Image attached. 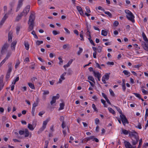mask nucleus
<instances>
[{"instance_id":"obj_1","label":"nucleus","mask_w":148,"mask_h":148,"mask_svg":"<svg viewBox=\"0 0 148 148\" xmlns=\"http://www.w3.org/2000/svg\"><path fill=\"white\" fill-rule=\"evenodd\" d=\"M129 136L131 137L133 145H136L139 139V137L138 133L135 131H133L129 133Z\"/></svg>"},{"instance_id":"obj_2","label":"nucleus","mask_w":148,"mask_h":148,"mask_svg":"<svg viewBox=\"0 0 148 148\" xmlns=\"http://www.w3.org/2000/svg\"><path fill=\"white\" fill-rule=\"evenodd\" d=\"M125 12L127 14L126 17L128 20L134 23L135 22L134 16L132 13L128 10H125Z\"/></svg>"},{"instance_id":"obj_3","label":"nucleus","mask_w":148,"mask_h":148,"mask_svg":"<svg viewBox=\"0 0 148 148\" xmlns=\"http://www.w3.org/2000/svg\"><path fill=\"white\" fill-rule=\"evenodd\" d=\"M49 121V120L48 119H47L43 121L42 127L39 129V130L37 132V133L38 134H40L45 130L46 127V125Z\"/></svg>"},{"instance_id":"obj_4","label":"nucleus","mask_w":148,"mask_h":148,"mask_svg":"<svg viewBox=\"0 0 148 148\" xmlns=\"http://www.w3.org/2000/svg\"><path fill=\"white\" fill-rule=\"evenodd\" d=\"M30 8V6L29 5L26 6L20 14L22 16H25L29 12Z\"/></svg>"},{"instance_id":"obj_5","label":"nucleus","mask_w":148,"mask_h":148,"mask_svg":"<svg viewBox=\"0 0 148 148\" xmlns=\"http://www.w3.org/2000/svg\"><path fill=\"white\" fill-rule=\"evenodd\" d=\"M120 116L123 125H125L126 124H128L129 123V122L125 115L123 114L122 115H120Z\"/></svg>"},{"instance_id":"obj_6","label":"nucleus","mask_w":148,"mask_h":148,"mask_svg":"<svg viewBox=\"0 0 148 148\" xmlns=\"http://www.w3.org/2000/svg\"><path fill=\"white\" fill-rule=\"evenodd\" d=\"M24 1V0H18L16 10V12L18 11L22 7L23 5V2Z\"/></svg>"},{"instance_id":"obj_7","label":"nucleus","mask_w":148,"mask_h":148,"mask_svg":"<svg viewBox=\"0 0 148 148\" xmlns=\"http://www.w3.org/2000/svg\"><path fill=\"white\" fill-rule=\"evenodd\" d=\"M110 74V73H106L103 76L102 78V81L104 84H106V80H107L109 79Z\"/></svg>"},{"instance_id":"obj_8","label":"nucleus","mask_w":148,"mask_h":148,"mask_svg":"<svg viewBox=\"0 0 148 148\" xmlns=\"http://www.w3.org/2000/svg\"><path fill=\"white\" fill-rule=\"evenodd\" d=\"M35 19V16L33 14H31L29 17V20L28 22V24L32 23L34 24V21Z\"/></svg>"},{"instance_id":"obj_9","label":"nucleus","mask_w":148,"mask_h":148,"mask_svg":"<svg viewBox=\"0 0 148 148\" xmlns=\"http://www.w3.org/2000/svg\"><path fill=\"white\" fill-rule=\"evenodd\" d=\"M9 45L6 43H5L2 48L1 53L2 54H4L7 51Z\"/></svg>"},{"instance_id":"obj_10","label":"nucleus","mask_w":148,"mask_h":148,"mask_svg":"<svg viewBox=\"0 0 148 148\" xmlns=\"http://www.w3.org/2000/svg\"><path fill=\"white\" fill-rule=\"evenodd\" d=\"M3 76L1 75L0 77V91L3 89L4 86V83L3 82Z\"/></svg>"},{"instance_id":"obj_11","label":"nucleus","mask_w":148,"mask_h":148,"mask_svg":"<svg viewBox=\"0 0 148 148\" xmlns=\"http://www.w3.org/2000/svg\"><path fill=\"white\" fill-rule=\"evenodd\" d=\"M59 98V95L57 94L56 96H53L52 97V100L50 102V103L51 105H52L53 103L56 102V99H58Z\"/></svg>"},{"instance_id":"obj_12","label":"nucleus","mask_w":148,"mask_h":148,"mask_svg":"<svg viewBox=\"0 0 148 148\" xmlns=\"http://www.w3.org/2000/svg\"><path fill=\"white\" fill-rule=\"evenodd\" d=\"M124 144L126 148H132V145L129 142L125 141L124 142Z\"/></svg>"},{"instance_id":"obj_13","label":"nucleus","mask_w":148,"mask_h":148,"mask_svg":"<svg viewBox=\"0 0 148 148\" xmlns=\"http://www.w3.org/2000/svg\"><path fill=\"white\" fill-rule=\"evenodd\" d=\"M8 14V13H7L5 14L4 16L3 17V18L2 19V20L1 21L0 23V25L2 26L3 25V23H4L5 20L8 17V16L6 15L7 14Z\"/></svg>"},{"instance_id":"obj_14","label":"nucleus","mask_w":148,"mask_h":148,"mask_svg":"<svg viewBox=\"0 0 148 148\" xmlns=\"http://www.w3.org/2000/svg\"><path fill=\"white\" fill-rule=\"evenodd\" d=\"M15 1H12L10 3V5L11 7V9L10 10L8 11V14H10L11 13L12 10V8L14 7L15 5Z\"/></svg>"},{"instance_id":"obj_15","label":"nucleus","mask_w":148,"mask_h":148,"mask_svg":"<svg viewBox=\"0 0 148 148\" xmlns=\"http://www.w3.org/2000/svg\"><path fill=\"white\" fill-rule=\"evenodd\" d=\"M75 60V58L70 60L66 64L64 65V68H65L66 67H69L70 66V65L72 63L73 61Z\"/></svg>"},{"instance_id":"obj_16","label":"nucleus","mask_w":148,"mask_h":148,"mask_svg":"<svg viewBox=\"0 0 148 148\" xmlns=\"http://www.w3.org/2000/svg\"><path fill=\"white\" fill-rule=\"evenodd\" d=\"M16 43L17 41L16 40H15L12 42L11 45V48L12 49L15 50Z\"/></svg>"},{"instance_id":"obj_17","label":"nucleus","mask_w":148,"mask_h":148,"mask_svg":"<svg viewBox=\"0 0 148 148\" xmlns=\"http://www.w3.org/2000/svg\"><path fill=\"white\" fill-rule=\"evenodd\" d=\"M77 9L81 15H84V12L82 8L79 6H77L76 7Z\"/></svg>"},{"instance_id":"obj_18","label":"nucleus","mask_w":148,"mask_h":148,"mask_svg":"<svg viewBox=\"0 0 148 148\" xmlns=\"http://www.w3.org/2000/svg\"><path fill=\"white\" fill-rule=\"evenodd\" d=\"M12 63H10L8 64V70L7 72L8 73H11V72L12 71Z\"/></svg>"},{"instance_id":"obj_19","label":"nucleus","mask_w":148,"mask_h":148,"mask_svg":"<svg viewBox=\"0 0 148 148\" xmlns=\"http://www.w3.org/2000/svg\"><path fill=\"white\" fill-rule=\"evenodd\" d=\"M29 26L27 29V31L28 32H29L33 29L34 27V24L32 23H29Z\"/></svg>"},{"instance_id":"obj_20","label":"nucleus","mask_w":148,"mask_h":148,"mask_svg":"<svg viewBox=\"0 0 148 148\" xmlns=\"http://www.w3.org/2000/svg\"><path fill=\"white\" fill-rule=\"evenodd\" d=\"M93 73L94 75V76L97 77V78L98 77H101V74L99 72H96L95 71H93Z\"/></svg>"},{"instance_id":"obj_21","label":"nucleus","mask_w":148,"mask_h":148,"mask_svg":"<svg viewBox=\"0 0 148 148\" xmlns=\"http://www.w3.org/2000/svg\"><path fill=\"white\" fill-rule=\"evenodd\" d=\"M12 31H10L8 34V41L9 42H11L12 39Z\"/></svg>"},{"instance_id":"obj_22","label":"nucleus","mask_w":148,"mask_h":148,"mask_svg":"<svg viewBox=\"0 0 148 148\" xmlns=\"http://www.w3.org/2000/svg\"><path fill=\"white\" fill-rule=\"evenodd\" d=\"M142 36L144 40L146 42V43H148V39L144 32L142 33Z\"/></svg>"},{"instance_id":"obj_23","label":"nucleus","mask_w":148,"mask_h":148,"mask_svg":"<svg viewBox=\"0 0 148 148\" xmlns=\"http://www.w3.org/2000/svg\"><path fill=\"white\" fill-rule=\"evenodd\" d=\"M24 45L25 48L27 50H28L29 48V45L28 42H25Z\"/></svg>"},{"instance_id":"obj_24","label":"nucleus","mask_w":148,"mask_h":148,"mask_svg":"<svg viewBox=\"0 0 148 148\" xmlns=\"http://www.w3.org/2000/svg\"><path fill=\"white\" fill-rule=\"evenodd\" d=\"M122 133H123L125 135H127L128 134H129V133L131 131H129V132L127 130L125 129H122Z\"/></svg>"},{"instance_id":"obj_25","label":"nucleus","mask_w":148,"mask_h":148,"mask_svg":"<svg viewBox=\"0 0 148 148\" xmlns=\"http://www.w3.org/2000/svg\"><path fill=\"white\" fill-rule=\"evenodd\" d=\"M24 131V133H25V137H26L28 136L29 133L28 130L27 129H25Z\"/></svg>"},{"instance_id":"obj_26","label":"nucleus","mask_w":148,"mask_h":148,"mask_svg":"<svg viewBox=\"0 0 148 148\" xmlns=\"http://www.w3.org/2000/svg\"><path fill=\"white\" fill-rule=\"evenodd\" d=\"M64 103H60V107L59 109V110H62L64 109Z\"/></svg>"},{"instance_id":"obj_27","label":"nucleus","mask_w":148,"mask_h":148,"mask_svg":"<svg viewBox=\"0 0 148 148\" xmlns=\"http://www.w3.org/2000/svg\"><path fill=\"white\" fill-rule=\"evenodd\" d=\"M115 108L117 110V111L119 112V113L120 114V115H122L123 114L122 111L120 109V108L116 106H114Z\"/></svg>"},{"instance_id":"obj_28","label":"nucleus","mask_w":148,"mask_h":148,"mask_svg":"<svg viewBox=\"0 0 148 148\" xmlns=\"http://www.w3.org/2000/svg\"><path fill=\"white\" fill-rule=\"evenodd\" d=\"M27 127L28 129L32 131L33 130L34 128V127H33L32 125L30 124H28Z\"/></svg>"},{"instance_id":"obj_29","label":"nucleus","mask_w":148,"mask_h":148,"mask_svg":"<svg viewBox=\"0 0 148 148\" xmlns=\"http://www.w3.org/2000/svg\"><path fill=\"white\" fill-rule=\"evenodd\" d=\"M108 34V32L106 31H105L103 30H102L101 31V35L104 36H106Z\"/></svg>"},{"instance_id":"obj_30","label":"nucleus","mask_w":148,"mask_h":148,"mask_svg":"<svg viewBox=\"0 0 148 148\" xmlns=\"http://www.w3.org/2000/svg\"><path fill=\"white\" fill-rule=\"evenodd\" d=\"M70 45L68 44L64 45L63 46V48L64 49H69L70 48Z\"/></svg>"},{"instance_id":"obj_31","label":"nucleus","mask_w":148,"mask_h":148,"mask_svg":"<svg viewBox=\"0 0 148 148\" xmlns=\"http://www.w3.org/2000/svg\"><path fill=\"white\" fill-rule=\"evenodd\" d=\"M28 85L32 89H34L35 87L34 84L32 83H28Z\"/></svg>"},{"instance_id":"obj_32","label":"nucleus","mask_w":148,"mask_h":148,"mask_svg":"<svg viewBox=\"0 0 148 148\" xmlns=\"http://www.w3.org/2000/svg\"><path fill=\"white\" fill-rule=\"evenodd\" d=\"M108 110L110 112L112 113L113 114H115V112L114 110L112 109L111 108H108Z\"/></svg>"},{"instance_id":"obj_33","label":"nucleus","mask_w":148,"mask_h":148,"mask_svg":"<svg viewBox=\"0 0 148 148\" xmlns=\"http://www.w3.org/2000/svg\"><path fill=\"white\" fill-rule=\"evenodd\" d=\"M148 115V109L147 108L146 109V113L145 116V121L146 120L147 118Z\"/></svg>"},{"instance_id":"obj_34","label":"nucleus","mask_w":148,"mask_h":148,"mask_svg":"<svg viewBox=\"0 0 148 148\" xmlns=\"http://www.w3.org/2000/svg\"><path fill=\"white\" fill-rule=\"evenodd\" d=\"M22 17V16L20 14L18 15L16 19V21H18L21 19Z\"/></svg>"},{"instance_id":"obj_35","label":"nucleus","mask_w":148,"mask_h":148,"mask_svg":"<svg viewBox=\"0 0 148 148\" xmlns=\"http://www.w3.org/2000/svg\"><path fill=\"white\" fill-rule=\"evenodd\" d=\"M123 73L125 75H129V76L130 74V73L127 70H124L123 71Z\"/></svg>"},{"instance_id":"obj_36","label":"nucleus","mask_w":148,"mask_h":148,"mask_svg":"<svg viewBox=\"0 0 148 148\" xmlns=\"http://www.w3.org/2000/svg\"><path fill=\"white\" fill-rule=\"evenodd\" d=\"M94 136H90L89 137L86 138V140L87 141H89L90 140H93V138H94Z\"/></svg>"},{"instance_id":"obj_37","label":"nucleus","mask_w":148,"mask_h":148,"mask_svg":"<svg viewBox=\"0 0 148 148\" xmlns=\"http://www.w3.org/2000/svg\"><path fill=\"white\" fill-rule=\"evenodd\" d=\"M20 64V62L19 60H17L16 61V62L15 66V69H16L17 68L18 66Z\"/></svg>"},{"instance_id":"obj_38","label":"nucleus","mask_w":148,"mask_h":148,"mask_svg":"<svg viewBox=\"0 0 148 148\" xmlns=\"http://www.w3.org/2000/svg\"><path fill=\"white\" fill-rule=\"evenodd\" d=\"M31 34L34 36V37L38 39V37L36 35V33L34 30H33L32 32L31 33Z\"/></svg>"},{"instance_id":"obj_39","label":"nucleus","mask_w":148,"mask_h":148,"mask_svg":"<svg viewBox=\"0 0 148 148\" xmlns=\"http://www.w3.org/2000/svg\"><path fill=\"white\" fill-rule=\"evenodd\" d=\"M109 90L111 95L113 97L114 96L115 94L113 90L111 89H110Z\"/></svg>"},{"instance_id":"obj_40","label":"nucleus","mask_w":148,"mask_h":148,"mask_svg":"<svg viewBox=\"0 0 148 148\" xmlns=\"http://www.w3.org/2000/svg\"><path fill=\"white\" fill-rule=\"evenodd\" d=\"M88 79L89 80L91 81L92 82H95L94 79V78L92 76H89L88 77Z\"/></svg>"},{"instance_id":"obj_41","label":"nucleus","mask_w":148,"mask_h":148,"mask_svg":"<svg viewBox=\"0 0 148 148\" xmlns=\"http://www.w3.org/2000/svg\"><path fill=\"white\" fill-rule=\"evenodd\" d=\"M133 94L136 97L138 98L139 99H141V95L139 94L134 93H133Z\"/></svg>"},{"instance_id":"obj_42","label":"nucleus","mask_w":148,"mask_h":148,"mask_svg":"<svg viewBox=\"0 0 148 148\" xmlns=\"http://www.w3.org/2000/svg\"><path fill=\"white\" fill-rule=\"evenodd\" d=\"M79 51H78L77 53V54L78 55H80V53L82 52L83 51V49L81 47H79Z\"/></svg>"},{"instance_id":"obj_43","label":"nucleus","mask_w":148,"mask_h":148,"mask_svg":"<svg viewBox=\"0 0 148 148\" xmlns=\"http://www.w3.org/2000/svg\"><path fill=\"white\" fill-rule=\"evenodd\" d=\"M36 43V45H39L40 44L43 43V41H42L37 40Z\"/></svg>"},{"instance_id":"obj_44","label":"nucleus","mask_w":148,"mask_h":148,"mask_svg":"<svg viewBox=\"0 0 148 148\" xmlns=\"http://www.w3.org/2000/svg\"><path fill=\"white\" fill-rule=\"evenodd\" d=\"M11 52H8L6 55V56L5 58L7 60H8V58L10 57L11 55Z\"/></svg>"},{"instance_id":"obj_45","label":"nucleus","mask_w":148,"mask_h":148,"mask_svg":"<svg viewBox=\"0 0 148 148\" xmlns=\"http://www.w3.org/2000/svg\"><path fill=\"white\" fill-rule=\"evenodd\" d=\"M148 43H146L145 42H142L141 43L142 46L143 48H144V47L146 46L147 45Z\"/></svg>"},{"instance_id":"obj_46","label":"nucleus","mask_w":148,"mask_h":148,"mask_svg":"<svg viewBox=\"0 0 148 148\" xmlns=\"http://www.w3.org/2000/svg\"><path fill=\"white\" fill-rule=\"evenodd\" d=\"M142 91L144 95H147L148 93V91L143 89H142Z\"/></svg>"},{"instance_id":"obj_47","label":"nucleus","mask_w":148,"mask_h":148,"mask_svg":"<svg viewBox=\"0 0 148 148\" xmlns=\"http://www.w3.org/2000/svg\"><path fill=\"white\" fill-rule=\"evenodd\" d=\"M43 92V95H48L49 93V92L48 90H42Z\"/></svg>"},{"instance_id":"obj_48","label":"nucleus","mask_w":148,"mask_h":148,"mask_svg":"<svg viewBox=\"0 0 148 148\" xmlns=\"http://www.w3.org/2000/svg\"><path fill=\"white\" fill-rule=\"evenodd\" d=\"M104 13L105 14L108 15L110 17H111L112 16V14L109 12L106 11Z\"/></svg>"},{"instance_id":"obj_49","label":"nucleus","mask_w":148,"mask_h":148,"mask_svg":"<svg viewBox=\"0 0 148 148\" xmlns=\"http://www.w3.org/2000/svg\"><path fill=\"white\" fill-rule=\"evenodd\" d=\"M92 107L95 111H97V108H96V107H95V106L94 104L93 103L92 104Z\"/></svg>"},{"instance_id":"obj_50","label":"nucleus","mask_w":148,"mask_h":148,"mask_svg":"<svg viewBox=\"0 0 148 148\" xmlns=\"http://www.w3.org/2000/svg\"><path fill=\"white\" fill-rule=\"evenodd\" d=\"M38 106V103H34L33 104V107L32 108H34L35 109L36 107L37 106Z\"/></svg>"},{"instance_id":"obj_51","label":"nucleus","mask_w":148,"mask_h":148,"mask_svg":"<svg viewBox=\"0 0 148 148\" xmlns=\"http://www.w3.org/2000/svg\"><path fill=\"white\" fill-rule=\"evenodd\" d=\"M97 51L99 53H100L102 50V47L100 46H98L97 49Z\"/></svg>"},{"instance_id":"obj_52","label":"nucleus","mask_w":148,"mask_h":148,"mask_svg":"<svg viewBox=\"0 0 148 148\" xmlns=\"http://www.w3.org/2000/svg\"><path fill=\"white\" fill-rule=\"evenodd\" d=\"M64 118L63 116H60V121L62 122V123L64 122Z\"/></svg>"},{"instance_id":"obj_53","label":"nucleus","mask_w":148,"mask_h":148,"mask_svg":"<svg viewBox=\"0 0 148 148\" xmlns=\"http://www.w3.org/2000/svg\"><path fill=\"white\" fill-rule=\"evenodd\" d=\"M122 86L123 90L124 91H125L126 89L125 84H122Z\"/></svg>"},{"instance_id":"obj_54","label":"nucleus","mask_w":148,"mask_h":148,"mask_svg":"<svg viewBox=\"0 0 148 148\" xmlns=\"http://www.w3.org/2000/svg\"><path fill=\"white\" fill-rule=\"evenodd\" d=\"M107 64L108 65H113L114 64L113 62H107Z\"/></svg>"},{"instance_id":"obj_55","label":"nucleus","mask_w":148,"mask_h":148,"mask_svg":"<svg viewBox=\"0 0 148 148\" xmlns=\"http://www.w3.org/2000/svg\"><path fill=\"white\" fill-rule=\"evenodd\" d=\"M119 24V23L117 21H115L113 25L115 26H117Z\"/></svg>"},{"instance_id":"obj_56","label":"nucleus","mask_w":148,"mask_h":148,"mask_svg":"<svg viewBox=\"0 0 148 148\" xmlns=\"http://www.w3.org/2000/svg\"><path fill=\"white\" fill-rule=\"evenodd\" d=\"M101 102L103 104L104 107H106L107 106H106V101L103 99H101Z\"/></svg>"},{"instance_id":"obj_57","label":"nucleus","mask_w":148,"mask_h":148,"mask_svg":"<svg viewBox=\"0 0 148 148\" xmlns=\"http://www.w3.org/2000/svg\"><path fill=\"white\" fill-rule=\"evenodd\" d=\"M20 26H18L16 28V33L17 34L19 32V31L20 29Z\"/></svg>"},{"instance_id":"obj_58","label":"nucleus","mask_w":148,"mask_h":148,"mask_svg":"<svg viewBox=\"0 0 148 148\" xmlns=\"http://www.w3.org/2000/svg\"><path fill=\"white\" fill-rule=\"evenodd\" d=\"M86 12L88 13H90V12H91L90 10V8H89L88 7H86Z\"/></svg>"},{"instance_id":"obj_59","label":"nucleus","mask_w":148,"mask_h":148,"mask_svg":"<svg viewBox=\"0 0 148 148\" xmlns=\"http://www.w3.org/2000/svg\"><path fill=\"white\" fill-rule=\"evenodd\" d=\"M19 133L20 135H22L24 133V131L23 130H20L19 131Z\"/></svg>"},{"instance_id":"obj_60","label":"nucleus","mask_w":148,"mask_h":148,"mask_svg":"<svg viewBox=\"0 0 148 148\" xmlns=\"http://www.w3.org/2000/svg\"><path fill=\"white\" fill-rule=\"evenodd\" d=\"M52 33H53V34L55 35H56L58 34H59V33H58L56 31V30H53V32H52Z\"/></svg>"},{"instance_id":"obj_61","label":"nucleus","mask_w":148,"mask_h":148,"mask_svg":"<svg viewBox=\"0 0 148 148\" xmlns=\"http://www.w3.org/2000/svg\"><path fill=\"white\" fill-rule=\"evenodd\" d=\"M64 29L67 34H70V32L68 29L65 27L64 28Z\"/></svg>"},{"instance_id":"obj_62","label":"nucleus","mask_w":148,"mask_h":148,"mask_svg":"<svg viewBox=\"0 0 148 148\" xmlns=\"http://www.w3.org/2000/svg\"><path fill=\"white\" fill-rule=\"evenodd\" d=\"M10 73H7V74H6V79H8L10 78Z\"/></svg>"},{"instance_id":"obj_63","label":"nucleus","mask_w":148,"mask_h":148,"mask_svg":"<svg viewBox=\"0 0 148 148\" xmlns=\"http://www.w3.org/2000/svg\"><path fill=\"white\" fill-rule=\"evenodd\" d=\"M99 122V119L98 118H96L95 120V123L96 124H98Z\"/></svg>"},{"instance_id":"obj_64","label":"nucleus","mask_w":148,"mask_h":148,"mask_svg":"<svg viewBox=\"0 0 148 148\" xmlns=\"http://www.w3.org/2000/svg\"><path fill=\"white\" fill-rule=\"evenodd\" d=\"M143 48L144 49V50L146 51H148V43L147 44V45L146 46L144 47Z\"/></svg>"}]
</instances>
